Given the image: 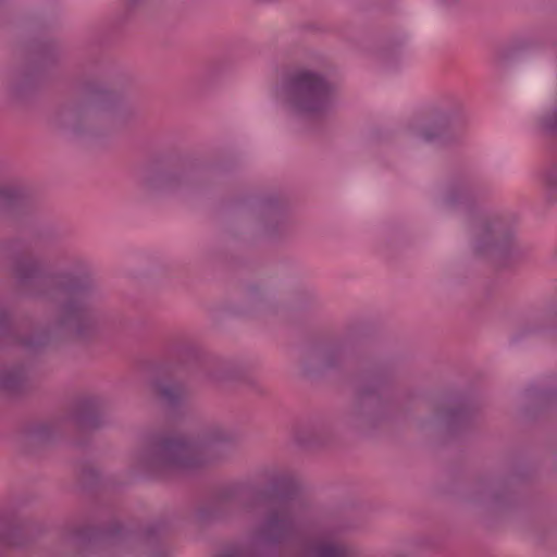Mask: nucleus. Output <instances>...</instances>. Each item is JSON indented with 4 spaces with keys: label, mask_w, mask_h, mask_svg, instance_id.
I'll return each instance as SVG.
<instances>
[{
    "label": "nucleus",
    "mask_w": 557,
    "mask_h": 557,
    "mask_svg": "<svg viewBox=\"0 0 557 557\" xmlns=\"http://www.w3.org/2000/svg\"><path fill=\"white\" fill-rule=\"evenodd\" d=\"M282 96L297 111L314 114L331 106L333 89L323 77L300 71L283 86Z\"/></svg>",
    "instance_id": "obj_1"
},
{
    "label": "nucleus",
    "mask_w": 557,
    "mask_h": 557,
    "mask_svg": "<svg viewBox=\"0 0 557 557\" xmlns=\"http://www.w3.org/2000/svg\"><path fill=\"white\" fill-rule=\"evenodd\" d=\"M164 450L169 463L178 468H190L197 465L196 447L185 441L176 440L166 443Z\"/></svg>",
    "instance_id": "obj_2"
},
{
    "label": "nucleus",
    "mask_w": 557,
    "mask_h": 557,
    "mask_svg": "<svg viewBox=\"0 0 557 557\" xmlns=\"http://www.w3.org/2000/svg\"><path fill=\"white\" fill-rule=\"evenodd\" d=\"M311 555L312 557H348L346 548L330 539L318 541L312 547Z\"/></svg>",
    "instance_id": "obj_3"
},
{
    "label": "nucleus",
    "mask_w": 557,
    "mask_h": 557,
    "mask_svg": "<svg viewBox=\"0 0 557 557\" xmlns=\"http://www.w3.org/2000/svg\"><path fill=\"white\" fill-rule=\"evenodd\" d=\"M435 135H432V134H425L424 135V138L425 139H432Z\"/></svg>",
    "instance_id": "obj_4"
},
{
    "label": "nucleus",
    "mask_w": 557,
    "mask_h": 557,
    "mask_svg": "<svg viewBox=\"0 0 557 557\" xmlns=\"http://www.w3.org/2000/svg\"><path fill=\"white\" fill-rule=\"evenodd\" d=\"M556 123H557V121H556Z\"/></svg>",
    "instance_id": "obj_5"
}]
</instances>
